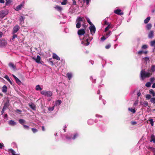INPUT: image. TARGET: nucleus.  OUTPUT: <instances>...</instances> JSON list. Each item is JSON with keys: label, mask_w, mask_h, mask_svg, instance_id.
I'll return each mask as SVG.
<instances>
[{"label": "nucleus", "mask_w": 155, "mask_h": 155, "mask_svg": "<svg viewBox=\"0 0 155 155\" xmlns=\"http://www.w3.org/2000/svg\"><path fill=\"white\" fill-rule=\"evenodd\" d=\"M141 77L143 80L146 78L150 77L151 75V73L146 72L145 71L142 70L140 72Z\"/></svg>", "instance_id": "f257e3e1"}, {"label": "nucleus", "mask_w": 155, "mask_h": 155, "mask_svg": "<svg viewBox=\"0 0 155 155\" xmlns=\"http://www.w3.org/2000/svg\"><path fill=\"white\" fill-rule=\"evenodd\" d=\"M41 93L43 95L47 96L48 97H50L52 95V93L50 91H42L41 92Z\"/></svg>", "instance_id": "f03ea898"}, {"label": "nucleus", "mask_w": 155, "mask_h": 155, "mask_svg": "<svg viewBox=\"0 0 155 155\" xmlns=\"http://www.w3.org/2000/svg\"><path fill=\"white\" fill-rule=\"evenodd\" d=\"M8 13V11L7 10H1L0 11V18H3Z\"/></svg>", "instance_id": "7ed1b4c3"}, {"label": "nucleus", "mask_w": 155, "mask_h": 155, "mask_svg": "<svg viewBox=\"0 0 155 155\" xmlns=\"http://www.w3.org/2000/svg\"><path fill=\"white\" fill-rule=\"evenodd\" d=\"M25 2L24 1L22 2L19 5L17 6L15 8L16 11H18L21 10V8L24 6Z\"/></svg>", "instance_id": "20e7f679"}, {"label": "nucleus", "mask_w": 155, "mask_h": 155, "mask_svg": "<svg viewBox=\"0 0 155 155\" xmlns=\"http://www.w3.org/2000/svg\"><path fill=\"white\" fill-rule=\"evenodd\" d=\"M20 28V27L18 25H16L13 28L12 34H15L19 30Z\"/></svg>", "instance_id": "39448f33"}, {"label": "nucleus", "mask_w": 155, "mask_h": 155, "mask_svg": "<svg viewBox=\"0 0 155 155\" xmlns=\"http://www.w3.org/2000/svg\"><path fill=\"white\" fill-rule=\"evenodd\" d=\"M89 29L91 34L92 35H93L96 31V28L95 26L94 25L90 26L89 27Z\"/></svg>", "instance_id": "423d86ee"}, {"label": "nucleus", "mask_w": 155, "mask_h": 155, "mask_svg": "<svg viewBox=\"0 0 155 155\" xmlns=\"http://www.w3.org/2000/svg\"><path fill=\"white\" fill-rule=\"evenodd\" d=\"M32 59L35 60L36 62L38 63L42 64V62H43L42 61H40L41 59V57L39 55H38L37 56L36 58L35 57H33Z\"/></svg>", "instance_id": "0eeeda50"}, {"label": "nucleus", "mask_w": 155, "mask_h": 155, "mask_svg": "<svg viewBox=\"0 0 155 155\" xmlns=\"http://www.w3.org/2000/svg\"><path fill=\"white\" fill-rule=\"evenodd\" d=\"M7 44V42L4 39L0 40V46H5Z\"/></svg>", "instance_id": "6e6552de"}, {"label": "nucleus", "mask_w": 155, "mask_h": 155, "mask_svg": "<svg viewBox=\"0 0 155 155\" xmlns=\"http://www.w3.org/2000/svg\"><path fill=\"white\" fill-rule=\"evenodd\" d=\"M85 31L84 29H81L79 30L78 31V34L79 35H84L85 33Z\"/></svg>", "instance_id": "1a4fd4ad"}, {"label": "nucleus", "mask_w": 155, "mask_h": 155, "mask_svg": "<svg viewBox=\"0 0 155 155\" xmlns=\"http://www.w3.org/2000/svg\"><path fill=\"white\" fill-rule=\"evenodd\" d=\"M61 103V101L60 100H58L54 102V105L53 107L59 106Z\"/></svg>", "instance_id": "9d476101"}, {"label": "nucleus", "mask_w": 155, "mask_h": 155, "mask_svg": "<svg viewBox=\"0 0 155 155\" xmlns=\"http://www.w3.org/2000/svg\"><path fill=\"white\" fill-rule=\"evenodd\" d=\"M25 18V17H24L22 16H21L19 19L20 24L22 27H24V26L23 25H22V24L24 23Z\"/></svg>", "instance_id": "9b49d317"}, {"label": "nucleus", "mask_w": 155, "mask_h": 155, "mask_svg": "<svg viewBox=\"0 0 155 155\" xmlns=\"http://www.w3.org/2000/svg\"><path fill=\"white\" fill-rule=\"evenodd\" d=\"M121 12V10L120 9H117L116 10H114V12L115 14L119 15H123V13Z\"/></svg>", "instance_id": "f8f14e48"}, {"label": "nucleus", "mask_w": 155, "mask_h": 155, "mask_svg": "<svg viewBox=\"0 0 155 155\" xmlns=\"http://www.w3.org/2000/svg\"><path fill=\"white\" fill-rule=\"evenodd\" d=\"M76 21L80 22H83L84 21V18L83 17H79L77 18Z\"/></svg>", "instance_id": "ddd939ff"}, {"label": "nucleus", "mask_w": 155, "mask_h": 155, "mask_svg": "<svg viewBox=\"0 0 155 155\" xmlns=\"http://www.w3.org/2000/svg\"><path fill=\"white\" fill-rule=\"evenodd\" d=\"M154 35V31H150L148 35V37L149 38H152L153 36Z\"/></svg>", "instance_id": "4468645a"}, {"label": "nucleus", "mask_w": 155, "mask_h": 155, "mask_svg": "<svg viewBox=\"0 0 155 155\" xmlns=\"http://www.w3.org/2000/svg\"><path fill=\"white\" fill-rule=\"evenodd\" d=\"M8 124L9 125L14 126L16 124V123L13 120H10L8 122Z\"/></svg>", "instance_id": "2eb2a0df"}, {"label": "nucleus", "mask_w": 155, "mask_h": 155, "mask_svg": "<svg viewBox=\"0 0 155 155\" xmlns=\"http://www.w3.org/2000/svg\"><path fill=\"white\" fill-rule=\"evenodd\" d=\"M53 58L54 59H56L58 60H60V58L55 54L53 53L52 56Z\"/></svg>", "instance_id": "dca6fc26"}, {"label": "nucleus", "mask_w": 155, "mask_h": 155, "mask_svg": "<svg viewBox=\"0 0 155 155\" xmlns=\"http://www.w3.org/2000/svg\"><path fill=\"white\" fill-rule=\"evenodd\" d=\"M8 66L10 68H12L14 70L16 69V66L12 63H10L8 64Z\"/></svg>", "instance_id": "f3484780"}, {"label": "nucleus", "mask_w": 155, "mask_h": 155, "mask_svg": "<svg viewBox=\"0 0 155 155\" xmlns=\"http://www.w3.org/2000/svg\"><path fill=\"white\" fill-rule=\"evenodd\" d=\"M54 8L59 12H61L62 9V8L61 7L59 6L58 5H57L54 7Z\"/></svg>", "instance_id": "a211bd4d"}, {"label": "nucleus", "mask_w": 155, "mask_h": 155, "mask_svg": "<svg viewBox=\"0 0 155 155\" xmlns=\"http://www.w3.org/2000/svg\"><path fill=\"white\" fill-rule=\"evenodd\" d=\"M112 25H111L109 24V25L105 28L104 30V31L106 32L110 28H112Z\"/></svg>", "instance_id": "6ab92c4d"}, {"label": "nucleus", "mask_w": 155, "mask_h": 155, "mask_svg": "<svg viewBox=\"0 0 155 155\" xmlns=\"http://www.w3.org/2000/svg\"><path fill=\"white\" fill-rule=\"evenodd\" d=\"M7 87L5 85H4L2 88V91L4 93L7 92Z\"/></svg>", "instance_id": "aec40b11"}, {"label": "nucleus", "mask_w": 155, "mask_h": 155, "mask_svg": "<svg viewBox=\"0 0 155 155\" xmlns=\"http://www.w3.org/2000/svg\"><path fill=\"white\" fill-rule=\"evenodd\" d=\"M4 107H8L9 106V101L8 100H6L5 101H4Z\"/></svg>", "instance_id": "412c9836"}, {"label": "nucleus", "mask_w": 155, "mask_h": 155, "mask_svg": "<svg viewBox=\"0 0 155 155\" xmlns=\"http://www.w3.org/2000/svg\"><path fill=\"white\" fill-rule=\"evenodd\" d=\"M8 152L9 153H11L12 155H19L18 154H15V152L14 151V150L12 149H10L9 150Z\"/></svg>", "instance_id": "4be33fe9"}, {"label": "nucleus", "mask_w": 155, "mask_h": 155, "mask_svg": "<svg viewBox=\"0 0 155 155\" xmlns=\"http://www.w3.org/2000/svg\"><path fill=\"white\" fill-rule=\"evenodd\" d=\"M18 121L19 122L23 125H24L23 124L25 123L26 122L24 120L21 119H20Z\"/></svg>", "instance_id": "5701e85b"}, {"label": "nucleus", "mask_w": 155, "mask_h": 155, "mask_svg": "<svg viewBox=\"0 0 155 155\" xmlns=\"http://www.w3.org/2000/svg\"><path fill=\"white\" fill-rule=\"evenodd\" d=\"M150 141H153L154 143H155V137L153 135L151 136Z\"/></svg>", "instance_id": "b1692460"}, {"label": "nucleus", "mask_w": 155, "mask_h": 155, "mask_svg": "<svg viewBox=\"0 0 155 155\" xmlns=\"http://www.w3.org/2000/svg\"><path fill=\"white\" fill-rule=\"evenodd\" d=\"M42 89V88L40 87V85H38L36 86L35 90L36 91H41Z\"/></svg>", "instance_id": "393cba45"}, {"label": "nucleus", "mask_w": 155, "mask_h": 155, "mask_svg": "<svg viewBox=\"0 0 155 155\" xmlns=\"http://www.w3.org/2000/svg\"><path fill=\"white\" fill-rule=\"evenodd\" d=\"M66 75L69 80H70L71 78L72 77V74L71 73H68Z\"/></svg>", "instance_id": "a878e982"}, {"label": "nucleus", "mask_w": 155, "mask_h": 155, "mask_svg": "<svg viewBox=\"0 0 155 155\" xmlns=\"http://www.w3.org/2000/svg\"><path fill=\"white\" fill-rule=\"evenodd\" d=\"M150 19V17H147L146 19L144 20V22L145 24L147 23Z\"/></svg>", "instance_id": "bb28decb"}, {"label": "nucleus", "mask_w": 155, "mask_h": 155, "mask_svg": "<svg viewBox=\"0 0 155 155\" xmlns=\"http://www.w3.org/2000/svg\"><path fill=\"white\" fill-rule=\"evenodd\" d=\"M149 93L150 94H152L153 96L154 97L155 96V93L154 92L153 90L151 89L150 90Z\"/></svg>", "instance_id": "cd10ccee"}, {"label": "nucleus", "mask_w": 155, "mask_h": 155, "mask_svg": "<svg viewBox=\"0 0 155 155\" xmlns=\"http://www.w3.org/2000/svg\"><path fill=\"white\" fill-rule=\"evenodd\" d=\"M129 111H130L133 113H134L136 112V111L134 108H133L132 107H129L128 108Z\"/></svg>", "instance_id": "c85d7f7f"}, {"label": "nucleus", "mask_w": 155, "mask_h": 155, "mask_svg": "<svg viewBox=\"0 0 155 155\" xmlns=\"http://www.w3.org/2000/svg\"><path fill=\"white\" fill-rule=\"evenodd\" d=\"M149 149H150L153 152V155H155V148L152 147H150Z\"/></svg>", "instance_id": "c756f323"}, {"label": "nucleus", "mask_w": 155, "mask_h": 155, "mask_svg": "<svg viewBox=\"0 0 155 155\" xmlns=\"http://www.w3.org/2000/svg\"><path fill=\"white\" fill-rule=\"evenodd\" d=\"M85 38H86V40L87 43H86L84 44V45L85 46H87L89 45L90 44L89 42L88 41V40L89 39L88 38H86V37H85Z\"/></svg>", "instance_id": "7c9ffc66"}, {"label": "nucleus", "mask_w": 155, "mask_h": 155, "mask_svg": "<svg viewBox=\"0 0 155 155\" xmlns=\"http://www.w3.org/2000/svg\"><path fill=\"white\" fill-rule=\"evenodd\" d=\"M87 123L91 125L93 124L94 121L93 120L91 119L88 120Z\"/></svg>", "instance_id": "2f4dec72"}, {"label": "nucleus", "mask_w": 155, "mask_h": 155, "mask_svg": "<svg viewBox=\"0 0 155 155\" xmlns=\"http://www.w3.org/2000/svg\"><path fill=\"white\" fill-rule=\"evenodd\" d=\"M152 27V25L151 24H148L147 25V28L148 30H150L151 29V28Z\"/></svg>", "instance_id": "473e14b6"}, {"label": "nucleus", "mask_w": 155, "mask_h": 155, "mask_svg": "<svg viewBox=\"0 0 155 155\" xmlns=\"http://www.w3.org/2000/svg\"><path fill=\"white\" fill-rule=\"evenodd\" d=\"M89 34H87V35H85L84 36V37L83 38V39H84V38H85V37H86V38H87V37H88V38H89V39L90 40V41H91L92 40V39H93V37H90L89 36Z\"/></svg>", "instance_id": "72a5a7b5"}, {"label": "nucleus", "mask_w": 155, "mask_h": 155, "mask_svg": "<svg viewBox=\"0 0 155 155\" xmlns=\"http://www.w3.org/2000/svg\"><path fill=\"white\" fill-rule=\"evenodd\" d=\"M151 69L152 72L155 71V64L154 65H152L151 66Z\"/></svg>", "instance_id": "f704fd0d"}, {"label": "nucleus", "mask_w": 155, "mask_h": 155, "mask_svg": "<svg viewBox=\"0 0 155 155\" xmlns=\"http://www.w3.org/2000/svg\"><path fill=\"white\" fill-rule=\"evenodd\" d=\"M15 81L18 84H20L21 82L20 80L18 78H17L15 79Z\"/></svg>", "instance_id": "c9c22d12"}, {"label": "nucleus", "mask_w": 155, "mask_h": 155, "mask_svg": "<svg viewBox=\"0 0 155 155\" xmlns=\"http://www.w3.org/2000/svg\"><path fill=\"white\" fill-rule=\"evenodd\" d=\"M81 27V23L80 22H78L76 25V27L77 28H80Z\"/></svg>", "instance_id": "e433bc0d"}, {"label": "nucleus", "mask_w": 155, "mask_h": 155, "mask_svg": "<svg viewBox=\"0 0 155 155\" xmlns=\"http://www.w3.org/2000/svg\"><path fill=\"white\" fill-rule=\"evenodd\" d=\"M67 0H63V1L61 2V4L62 5H64L67 4Z\"/></svg>", "instance_id": "4c0bfd02"}, {"label": "nucleus", "mask_w": 155, "mask_h": 155, "mask_svg": "<svg viewBox=\"0 0 155 155\" xmlns=\"http://www.w3.org/2000/svg\"><path fill=\"white\" fill-rule=\"evenodd\" d=\"M148 121L150 122V124L152 126L153 125V119H150L148 120Z\"/></svg>", "instance_id": "58836bf2"}, {"label": "nucleus", "mask_w": 155, "mask_h": 155, "mask_svg": "<svg viewBox=\"0 0 155 155\" xmlns=\"http://www.w3.org/2000/svg\"><path fill=\"white\" fill-rule=\"evenodd\" d=\"M145 85L147 87H150L151 86V83L150 82H148L146 83Z\"/></svg>", "instance_id": "ea45409f"}, {"label": "nucleus", "mask_w": 155, "mask_h": 155, "mask_svg": "<svg viewBox=\"0 0 155 155\" xmlns=\"http://www.w3.org/2000/svg\"><path fill=\"white\" fill-rule=\"evenodd\" d=\"M31 130L34 133H35L38 131V130L35 128H32Z\"/></svg>", "instance_id": "a19ab883"}, {"label": "nucleus", "mask_w": 155, "mask_h": 155, "mask_svg": "<svg viewBox=\"0 0 155 155\" xmlns=\"http://www.w3.org/2000/svg\"><path fill=\"white\" fill-rule=\"evenodd\" d=\"M150 101L152 103H155V97L152 98L150 99Z\"/></svg>", "instance_id": "79ce46f5"}, {"label": "nucleus", "mask_w": 155, "mask_h": 155, "mask_svg": "<svg viewBox=\"0 0 155 155\" xmlns=\"http://www.w3.org/2000/svg\"><path fill=\"white\" fill-rule=\"evenodd\" d=\"M23 127L25 129L28 130L29 128V127L26 125H23Z\"/></svg>", "instance_id": "37998d69"}, {"label": "nucleus", "mask_w": 155, "mask_h": 155, "mask_svg": "<svg viewBox=\"0 0 155 155\" xmlns=\"http://www.w3.org/2000/svg\"><path fill=\"white\" fill-rule=\"evenodd\" d=\"M151 97V96L149 94L146 95V98L148 99H150Z\"/></svg>", "instance_id": "c03bdc74"}, {"label": "nucleus", "mask_w": 155, "mask_h": 155, "mask_svg": "<svg viewBox=\"0 0 155 155\" xmlns=\"http://www.w3.org/2000/svg\"><path fill=\"white\" fill-rule=\"evenodd\" d=\"M155 44V41H151L150 45L151 46H153Z\"/></svg>", "instance_id": "a18cd8bd"}, {"label": "nucleus", "mask_w": 155, "mask_h": 155, "mask_svg": "<svg viewBox=\"0 0 155 155\" xmlns=\"http://www.w3.org/2000/svg\"><path fill=\"white\" fill-rule=\"evenodd\" d=\"M54 109V107H48V110L50 111L53 110Z\"/></svg>", "instance_id": "49530a36"}, {"label": "nucleus", "mask_w": 155, "mask_h": 155, "mask_svg": "<svg viewBox=\"0 0 155 155\" xmlns=\"http://www.w3.org/2000/svg\"><path fill=\"white\" fill-rule=\"evenodd\" d=\"M6 109V107H3V108L1 112V114L2 115L3 114V113H4V112L5 111V110Z\"/></svg>", "instance_id": "de8ad7c7"}, {"label": "nucleus", "mask_w": 155, "mask_h": 155, "mask_svg": "<svg viewBox=\"0 0 155 155\" xmlns=\"http://www.w3.org/2000/svg\"><path fill=\"white\" fill-rule=\"evenodd\" d=\"M13 36H12V39L14 40L17 37V35L16 34H13Z\"/></svg>", "instance_id": "09e8293b"}, {"label": "nucleus", "mask_w": 155, "mask_h": 155, "mask_svg": "<svg viewBox=\"0 0 155 155\" xmlns=\"http://www.w3.org/2000/svg\"><path fill=\"white\" fill-rule=\"evenodd\" d=\"M147 48V45H143L142 46V48L143 49H146Z\"/></svg>", "instance_id": "8fccbe9b"}, {"label": "nucleus", "mask_w": 155, "mask_h": 155, "mask_svg": "<svg viewBox=\"0 0 155 155\" xmlns=\"http://www.w3.org/2000/svg\"><path fill=\"white\" fill-rule=\"evenodd\" d=\"M111 47V45L110 44L108 45L105 46V48L107 49Z\"/></svg>", "instance_id": "3c124183"}, {"label": "nucleus", "mask_w": 155, "mask_h": 155, "mask_svg": "<svg viewBox=\"0 0 155 155\" xmlns=\"http://www.w3.org/2000/svg\"><path fill=\"white\" fill-rule=\"evenodd\" d=\"M87 22L88 23L91 25V26L92 25V23L91 22V21H90V19H89V18H87Z\"/></svg>", "instance_id": "603ef678"}, {"label": "nucleus", "mask_w": 155, "mask_h": 155, "mask_svg": "<svg viewBox=\"0 0 155 155\" xmlns=\"http://www.w3.org/2000/svg\"><path fill=\"white\" fill-rule=\"evenodd\" d=\"M138 101H135L134 104V106H136L138 104Z\"/></svg>", "instance_id": "864d4df0"}, {"label": "nucleus", "mask_w": 155, "mask_h": 155, "mask_svg": "<svg viewBox=\"0 0 155 155\" xmlns=\"http://www.w3.org/2000/svg\"><path fill=\"white\" fill-rule=\"evenodd\" d=\"M78 136V134H75L74 136V137L72 138L73 140L75 139Z\"/></svg>", "instance_id": "5fc2aeb1"}, {"label": "nucleus", "mask_w": 155, "mask_h": 155, "mask_svg": "<svg viewBox=\"0 0 155 155\" xmlns=\"http://www.w3.org/2000/svg\"><path fill=\"white\" fill-rule=\"evenodd\" d=\"M106 39V38L105 37V36H102L101 38V41H104V40H105Z\"/></svg>", "instance_id": "6e6d98bb"}, {"label": "nucleus", "mask_w": 155, "mask_h": 155, "mask_svg": "<svg viewBox=\"0 0 155 155\" xmlns=\"http://www.w3.org/2000/svg\"><path fill=\"white\" fill-rule=\"evenodd\" d=\"M5 78L8 81H9V79H10L9 78V77L7 75H6L5 77Z\"/></svg>", "instance_id": "4d7b16f0"}, {"label": "nucleus", "mask_w": 155, "mask_h": 155, "mask_svg": "<svg viewBox=\"0 0 155 155\" xmlns=\"http://www.w3.org/2000/svg\"><path fill=\"white\" fill-rule=\"evenodd\" d=\"M155 80L154 78H150V81L151 82H153Z\"/></svg>", "instance_id": "13d9d810"}, {"label": "nucleus", "mask_w": 155, "mask_h": 155, "mask_svg": "<svg viewBox=\"0 0 155 155\" xmlns=\"http://www.w3.org/2000/svg\"><path fill=\"white\" fill-rule=\"evenodd\" d=\"M12 2V0H8L6 2V4L7 5L8 4Z\"/></svg>", "instance_id": "bf43d9fd"}, {"label": "nucleus", "mask_w": 155, "mask_h": 155, "mask_svg": "<svg viewBox=\"0 0 155 155\" xmlns=\"http://www.w3.org/2000/svg\"><path fill=\"white\" fill-rule=\"evenodd\" d=\"M143 51H138V54L139 55H141L142 53H143Z\"/></svg>", "instance_id": "052dcab7"}, {"label": "nucleus", "mask_w": 155, "mask_h": 155, "mask_svg": "<svg viewBox=\"0 0 155 155\" xmlns=\"http://www.w3.org/2000/svg\"><path fill=\"white\" fill-rule=\"evenodd\" d=\"M104 24L105 25H108L109 24H110L109 22H107L106 21H105L104 22Z\"/></svg>", "instance_id": "680f3d73"}, {"label": "nucleus", "mask_w": 155, "mask_h": 155, "mask_svg": "<svg viewBox=\"0 0 155 155\" xmlns=\"http://www.w3.org/2000/svg\"><path fill=\"white\" fill-rule=\"evenodd\" d=\"M111 33V31H109L106 34V35L107 36H108L110 35Z\"/></svg>", "instance_id": "e2e57ef3"}, {"label": "nucleus", "mask_w": 155, "mask_h": 155, "mask_svg": "<svg viewBox=\"0 0 155 155\" xmlns=\"http://www.w3.org/2000/svg\"><path fill=\"white\" fill-rule=\"evenodd\" d=\"M144 60L146 61L149 60V58L147 57H145L144 58Z\"/></svg>", "instance_id": "0e129e2a"}, {"label": "nucleus", "mask_w": 155, "mask_h": 155, "mask_svg": "<svg viewBox=\"0 0 155 155\" xmlns=\"http://www.w3.org/2000/svg\"><path fill=\"white\" fill-rule=\"evenodd\" d=\"M137 124V123L136 121H132L131 122V124L132 125H135Z\"/></svg>", "instance_id": "69168bd1"}, {"label": "nucleus", "mask_w": 155, "mask_h": 155, "mask_svg": "<svg viewBox=\"0 0 155 155\" xmlns=\"http://www.w3.org/2000/svg\"><path fill=\"white\" fill-rule=\"evenodd\" d=\"M73 5H76V2L74 0H73Z\"/></svg>", "instance_id": "338daca9"}, {"label": "nucleus", "mask_w": 155, "mask_h": 155, "mask_svg": "<svg viewBox=\"0 0 155 155\" xmlns=\"http://www.w3.org/2000/svg\"><path fill=\"white\" fill-rule=\"evenodd\" d=\"M152 87L153 88H155V83H154L153 84V85H152Z\"/></svg>", "instance_id": "774afa93"}]
</instances>
